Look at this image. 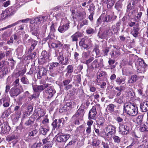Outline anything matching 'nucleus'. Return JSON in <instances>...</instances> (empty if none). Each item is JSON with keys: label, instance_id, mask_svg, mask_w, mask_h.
Instances as JSON below:
<instances>
[{"label": "nucleus", "instance_id": "c03bdc74", "mask_svg": "<svg viewBox=\"0 0 148 148\" xmlns=\"http://www.w3.org/2000/svg\"><path fill=\"white\" fill-rule=\"evenodd\" d=\"M122 4L120 1H118L115 4V7L118 11H119L122 8Z\"/></svg>", "mask_w": 148, "mask_h": 148}, {"label": "nucleus", "instance_id": "2eb2a0df", "mask_svg": "<svg viewBox=\"0 0 148 148\" xmlns=\"http://www.w3.org/2000/svg\"><path fill=\"white\" fill-rule=\"evenodd\" d=\"M84 114V110L83 109H79L76 114L73 116V118H77L78 119L82 120Z\"/></svg>", "mask_w": 148, "mask_h": 148}, {"label": "nucleus", "instance_id": "a19ab883", "mask_svg": "<svg viewBox=\"0 0 148 148\" xmlns=\"http://www.w3.org/2000/svg\"><path fill=\"white\" fill-rule=\"evenodd\" d=\"M133 28V30L132 32V34L134 37H136L138 36V31L139 29L138 28L135 27H134Z\"/></svg>", "mask_w": 148, "mask_h": 148}, {"label": "nucleus", "instance_id": "de8ad7c7", "mask_svg": "<svg viewBox=\"0 0 148 148\" xmlns=\"http://www.w3.org/2000/svg\"><path fill=\"white\" fill-rule=\"evenodd\" d=\"M116 106L112 104H109L108 106V110L110 112H112L114 111Z\"/></svg>", "mask_w": 148, "mask_h": 148}, {"label": "nucleus", "instance_id": "bf43d9fd", "mask_svg": "<svg viewBox=\"0 0 148 148\" xmlns=\"http://www.w3.org/2000/svg\"><path fill=\"white\" fill-rule=\"evenodd\" d=\"M94 32V29L91 28H89L86 30V32L88 34H92Z\"/></svg>", "mask_w": 148, "mask_h": 148}, {"label": "nucleus", "instance_id": "680f3d73", "mask_svg": "<svg viewBox=\"0 0 148 148\" xmlns=\"http://www.w3.org/2000/svg\"><path fill=\"white\" fill-rule=\"evenodd\" d=\"M14 39L16 41V42H15V43H16V44H18L19 43V40H18V37L15 34H14L13 35Z\"/></svg>", "mask_w": 148, "mask_h": 148}, {"label": "nucleus", "instance_id": "cd10ccee", "mask_svg": "<svg viewBox=\"0 0 148 148\" xmlns=\"http://www.w3.org/2000/svg\"><path fill=\"white\" fill-rule=\"evenodd\" d=\"M121 24V22L119 21L116 23L115 25H113L112 26V29L113 30L114 33H116L119 30Z\"/></svg>", "mask_w": 148, "mask_h": 148}, {"label": "nucleus", "instance_id": "c9c22d12", "mask_svg": "<svg viewBox=\"0 0 148 148\" xmlns=\"http://www.w3.org/2000/svg\"><path fill=\"white\" fill-rule=\"evenodd\" d=\"M51 46L53 48L55 49H60L62 46V45L60 42L57 43L52 42L51 44Z\"/></svg>", "mask_w": 148, "mask_h": 148}, {"label": "nucleus", "instance_id": "37998d69", "mask_svg": "<svg viewBox=\"0 0 148 148\" xmlns=\"http://www.w3.org/2000/svg\"><path fill=\"white\" fill-rule=\"evenodd\" d=\"M66 106L69 109L70 108H72L74 107L75 105V103L73 101H68L66 102Z\"/></svg>", "mask_w": 148, "mask_h": 148}, {"label": "nucleus", "instance_id": "5fc2aeb1", "mask_svg": "<svg viewBox=\"0 0 148 148\" xmlns=\"http://www.w3.org/2000/svg\"><path fill=\"white\" fill-rule=\"evenodd\" d=\"M2 12L3 13V18L7 17H9L8 13L7 11V10L6 9L5 10H2Z\"/></svg>", "mask_w": 148, "mask_h": 148}, {"label": "nucleus", "instance_id": "ddd939ff", "mask_svg": "<svg viewBox=\"0 0 148 148\" xmlns=\"http://www.w3.org/2000/svg\"><path fill=\"white\" fill-rule=\"evenodd\" d=\"M112 35V32L110 29H106L103 32L99 35V37L102 39L110 37Z\"/></svg>", "mask_w": 148, "mask_h": 148}, {"label": "nucleus", "instance_id": "aec40b11", "mask_svg": "<svg viewBox=\"0 0 148 148\" xmlns=\"http://www.w3.org/2000/svg\"><path fill=\"white\" fill-rule=\"evenodd\" d=\"M6 9L9 17L13 15L17 10V8L15 6H12Z\"/></svg>", "mask_w": 148, "mask_h": 148}, {"label": "nucleus", "instance_id": "a878e982", "mask_svg": "<svg viewBox=\"0 0 148 148\" xmlns=\"http://www.w3.org/2000/svg\"><path fill=\"white\" fill-rule=\"evenodd\" d=\"M8 69L6 67H3L0 71V78H2L9 72Z\"/></svg>", "mask_w": 148, "mask_h": 148}, {"label": "nucleus", "instance_id": "4d7b16f0", "mask_svg": "<svg viewBox=\"0 0 148 148\" xmlns=\"http://www.w3.org/2000/svg\"><path fill=\"white\" fill-rule=\"evenodd\" d=\"M49 140V137H47L45 138L42 140V142L43 144H47L51 142Z\"/></svg>", "mask_w": 148, "mask_h": 148}, {"label": "nucleus", "instance_id": "f3484780", "mask_svg": "<svg viewBox=\"0 0 148 148\" xmlns=\"http://www.w3.org/2000/svg\"><path fill=\"white\" fill-rule=\"evenodd\" d=\"M87 41L91 42L90 40L84 38H82L80 41L79 44L80 46H82L84 49H87L88 47V45L86 44Z\"/></svg>", "mask_w": 148, "mask_h": 148}, {"label": "nucleus", "instance_id": "bb28decb", "mask_svg": "<svg viewBox=\"0 0 148 148\" xmlns=\"http://www.w3.org/2000/svg\"><path fill=\"white\" fill-rule=\"evenodd\" d=\"M62 120L61 119H59L58 120L55 119L52 124L53 127H56L58 126V127H60L63 126V124L62 123Z\"/></svg>", "mask_w": 148, "mask_h": 148}, {"label": "nucleus", "instance_id": "412c9836", "mask_svg": "<svg viewBox=\"0 0 148 148\" xmlns=\"http://www.w3.org/2000/svg\"><path fill=\"white\" fill-rule=\"evenodd\" d=\"M69 28V23H67L65 25L60 26L58 29V30L59 32L63 33L68 30Z\"/></svg>", "mask_w": 148, "mask_h": 148}, {"label": "nucleus", "instance_id": "3c124183", "mask_svg": "<svg viewBox=\"0 0 148 148\" xmlns=\"http://www.w3.org/2000/svg\"><path fill=\"white\" fill-rule=\"evenodd\" d=\"M33 90L34 92H38L41 91L43 90L41 85L38 86L36 87H33Z\"/></svg>", "mask_w": 148, "mask_h": 148}, {"label": "nucleus", "instance_id": "393cba45", "mask_svg": "<svg viewBox=\"0 0 148 148\" xmlns=\"http://www.w3.org/2000/svg\"><path fill=\"white\" fill-rule=\"evenodd\" d=\"M3 104L4 107L9 106L10 103V99H7L6 98H3L0 100V103Z\"/></svg>", "mask_w": 148, "mask_h": 148}, {"label": "nucleus", "instance_id": "ea45409f", "mask_svg": "<svg viewBox=\"0 0 148 148\" xmlns=\"http://www.w3.org/2000/svg\"><path fill=\"white\" fill-rule=\"evenodd\" d=\"M138 79V77L136 75L132 76L128 81L129 83H133L136 82Z\"/></svg>", "mask_w": 148, "mask_h": 148}, {"label": "nucleus", "instance_id": "f704fd0d", "mask_svg": "<svg viewBox=\"0 0 148 148\" xmlns=\"http://www.w3.org/2000/svg\"><path fill=\"white\" fill-rule=\"evenodd\" d=\"M29 42L31 44V46L29 49V51L31 52L35 48V46L37 44V42L33 40H29Z\"/></svg>", "mask_w": 148, "mask_h": 148}, {"label": "nucleus", "instance_id": "338daca9", "mask_svg": "<svg viewBox=\"0 0 148 148\" xmlns=\"http://www.w3.org/2000/svg\"><path fill=\"white\" fill-rule=\"evenodd\" d=\"M31 113L29 112L28 111H26L24 112L23 114V117L25 118L27 117H28L29 116L30 114Z\"/></svg>", "mask_w": 148, "mask_h": 148}, {"label": "nucleus", "instance_id": "c85d7f7f", "mask_svg": "<svg viewBox=\"0 0 148 148\" xmlns=\"http://www.w3.org/2000/svg\"><path fill=\"white\" fill-rule=\"evenodd\" d=\"M81 34L80 32H76L71 36L72 41L73 42L77 41L78 38L81 36Z\"/></svg>", "mask_w": 148, "mask_h": 148}, {"label": "nucleus", "instance_id": "c756f323", "mask_svg": "<svg viewBox=\"0 0 148 148\" xmlns=\"http://www.w3.org/2000/svg\"><path fill=\"white\" fill-rule=\"evenodd\" d=\"M143 115H139L136 118L134 119H133V121L134 122L137 123L139 125H141L142 124L143 119Z\"/></svg>", "mask_w": 148, "mask_h": 148}, {"label": "nucleus", "instance_id": "a211bd4d", "mask_svg": "<svg viewBox=\"0 0 148 148\" xmlns=\"http://www.w3.org/2000/svg\"><path fill=\"white\" fill-rule=\"evenodd\" d=\"M58 59L60 63L63 64H66L68 61V58L65 57H64L61 53H60Z\"/></svg>", "mask_w": 148, "mask_h": 148}, {"label": "nucleus", "instance_id": "e2e57ef3", "mask_svg": "<svg viewBox=\"0 0 148 148\" xmlns=\"http://www.w3.org/2000/svg\"><path fill=\"white\" fill-rule=\"evenodd\" d=\"M86 134L87 135H89L91 132V129L90 127H88L86 129Z\"/></svg>", "mask_w": 148, "mask_h": 148}, {"label": "nucleus", "instance_id": "7c9ffc66", "mask_svg": "<svg viewBox=\"0 0 148 148\" xmlns=\"http://www.w3.org/2000/svg\"><path fill=\"white\" fill-rule=\"evenodd\" d=\"M125 77H118L116 79L115 82L118 84L120 85L121 83L124 84L125 83Z\"/></svg>", "mask_w": 148, "mask_h": 148}, {"label": "nucleus", "instance_id": "9d476101", "mask_svg": "<svg viewBox=\"0 0 148 148\" xmlns=\"http://www.w3.org/2000/svg\"><path fill=\"white\" fill-rule=\"evenodd\" d=\"M30 20L31 19H30L29 18H27L25 19L18 21L14 23L11 25H9L5 27L0 29V31L1 30H4L13 27L14 26L20 23L21 22L23 23H28L29 21H30Z\"/></svg>", "mask_w": 148, "mask_h": 148}, {"label": "nucleus", "instance_id": "423d86ee", "mask_svg": "<svg viewBox=\"0 0 148 148\" xmlns=\"http://www.w3.org/2000/svg\"><path fill=\"white\" fill-rule=\"evenodd\" d=\"M47 18V17L45 16L37 17L35 18L31 19L30 21V23L32 24L34 23L37 24H39L45 21Z\"/></svg>", "mask_w": 148, "mask_h": 148}, {"label": "nucleus", "instance_id": "4468645a", "mask_svg": "<svg viewBox=\"0 0 148 148\" xmlns=\"http://www.w3.org/2000/svg\"><path fill=\"white\" fill-rule=\"evenodd\" d=\"M103 60L102 58L99 60L95 59L91 63L92 68H98L103 64Z\"/></svg>", "mask_w": 148, "mask_h": 148}, {"label": "nucleus", "instance_id": "774afa93", "mask_svg": "<svg viewBox=\"0 0 148 148\" xmlns=\"http://www.w3.org/2000/svg\"><path fill=\"white\" fill-rule=\"evenodd\" d=\"M33 109V107L31 105L28 106L27 107V111L32 113Z\"/></svg>", "mask_w": 148, "mask_h": 148}, {"label": "nucleus", "instance_id": "0e129e2a", "mask_svg": "<svg viewBox=\"0 0 148 148\" xmlns=\"http://www.w3.org/2000/svg\"><path fill=\"white\" fill-rule=\"evenodd\" d=\"M71 81L69 79H67L64 80L62 82L64 86H66L68 85L71 82Z\"/></svg>", "mask_w": 148, "mask_h": 148}, {"label": "nucleus", "instance_id": "f257e3e1", "mask_svg": "<svg viewBox=\"0 0 148 148\" xmlns=\"http://www.w3.org/2000/svg\"><path fill=\"white\" fill-rule=\"evenodd\" d=\"M124 110L125 112L131 116H135L138 112L137 108L135 107L134 104L131 103H125L124 105Z\"/></svg>", "mask_w": 148, "mask_h": 148}, {"label": "nucleus", "instance_id": "864d4df0", "mask_svg": "<svg viewBox=\"0 0 148 148\" xmlns=\"http://www.w3.org/2000/svg\"><path fill=\"white\" fill-rule=\"evenodd\" d=\"M39 94L40 93L38 91V92H34V94L31 96L32 98H30V100L34 98H38L39 96Z\"/></svg>", "mask_w": 148, "mask_h": 148}, {"label": "nucleus", "instance_id": "b1692460", "mask_svg": "<svg viewBox=\"0 0 148 148\" xmlns=\"http://www.w3.org/2000/svg\"><path fill=\"white\" fill-rule=\"evenodd\" d=\"M50 32L48 36V38H49L53 39L54 38V32L55 31V25L53 23H52L50 27Z\"/></svg>", "mask_w": 148, "mask_h": 148}, {"label": "nucleus", "instance_id": "49530a36", "mask_svg": "<svg viewBox=\"0 0 148 148\" xmlns=\"http://www.w3.org/2000/svg\"><path fill=\"white\" fill-rule=\"evenodd\" d=\"M59 64L58 62H52L50 63L49 69H53L58 67L59 66Z\"/></svg>", "mask_w": 148, "mask_h": 148}, {"label": "nucleus", "instance_id": "a18cd8bd", "mask_svg": "<svg viewBox=\"0 0 148 148\" xmlns=\"http://www.w3.org/2000/svg\"><path fill=\"white\" fill-rule=\"evenodd\" d=\"M100 141L99 140H94L92 141V145L93 146L97 147L100 145Z\"/></svg>", "mask_w": 148, "mask_h": 148}, {"label": "nucleus", "instance_id": "79ce46f5", "mask_svg": "<svg viewBox=\"0 0 148 148\" xmlns=\"http://www.w3.org/2000/svg\"><path fill=\"white\" fill-rule=\"evenodd\" d=\"M11 113V109L10 108H9L7 110L3 112L2 114L3 117H7Z\"/></svg>", "mask_w": 148, "mask_h": 148}, {"label": "nucleus", "instance_id": "dca6fc26", "mask_svg": "<svg viewBox=\"0 0 148 148\" xmlns=\"http://www.w3.org/2000/svg\"><path fill=\"white\" fill-rule=\"evenodd\" d=\"M10 93L11 97H15L18 95L20 93V90L18 88L13 87L11 89Z\"/></svg>", "mask_w": 148, "mask_h": 148}, {"label": "nucleus", "instance_id": "f8f14e48", "mask_svg": "<svg viewBox=\"0 0 148 148\" xmlns=\"http://www.w3.org/2000/svg\"><path fill=\"white\" fill-rule=\"evenodd\" d=\"M70 136V135L68 134L60 135L57 137L56 140L59 142H66Z\"/></svg>", "mask_w": 148, "mask_h": 148}, {"label": "nucleus", "instance_id": "20e7f679", "mask_svg": "<svg viewBox=\"0 0 148 148\" xmlns=\"http://www.w3.org/2000/svg\"><path fill=\"white\" fill-rule=\"evenodd\" d=\"M119 134L122 135H125L128 134L130 130V127L128 125L123 123H120L119 127Z\"/></svg>", "mask_w": 148, "mask_h": 148}, {"label": "nucleus", "instance_id": "6e6d98bb", "mask_svg": "<svg viewBox=\"0 0 148 148\" xmlns=\"http://www.w3.org/2000/svg\"><path fill=\"white\" fill-rule=\"evenodd\" d=\"M88 24V21L86 20H83L80 23V27H82L84 25H87Z\"/></svg>", "mask_w": 148, "mask_h": 148}, {"label": "nucleus", "instance_id": "39448f33", "mask_svg": "<svg viewBox=\"0 0 148 148\" xmlns=\"http://www.w3.org/2000/svg\"><path fill=\"white\" fill-rule=\"evenodd\" d=\"M49 61V54L45 51L42 52L41 55L38 59V63L40 64H45Z\"/></svg>", "mask_w": 148, "mask_h": 148}, {"label": "nucleus", "instance_id": "f03ea898", "mask_svg": "<svg viewBox=\"0 0 148 148\" xmlns=\"http://www.w3.org/2000/svg\"><path fill=\"white\" fill-rule=\"evenodd\" d=\"M116 127L111 124H109L106 125L105 127V129L108 132L106 136V138L107 140H109L111 138V136L116 132Z\"/></svg>", "mask_w": 148, "mask_h": 148}, {"label": "nucleus", "instance_id": "603ef678", "mask_svg": "<svg viewBox=\"0 0 148 148\" xmlns=\"http://www.w3.org/2000/svg\"><path fill=\"white\" fill-rule=\"evenodd\" d=\"M37 131L36 130H34L33 131L29 132V133L28 135L29 137L34 136L36 135Z\"/></svg>", "mask_w": 148, "mask_h": 148}, {"label": "nucleus", "instance_id": "69168bd1", "mask_svg": "<svg viewBox=\"0 0 148 148\" xmlns=\"http://www.w3.org/2000/svg\"><path fill=\"white\" fill-rule=\"evenodd\" d=\"M52 142H51L49 143L46 144L43 147V148H52Z\"/></svg>", "mask_w": 148, "mask_h": 148}, {"label": "nucleus", "instance_id": "13d9d810", "mask_svg": "<svg viewBox=\"0 0 148 148\" xmlns=\"http://www.w3.org/2000/svg\"><path fill=\"white\" fill-rule=\"evenodd\" d=\"M21 82L24 84H28L29 82L28 80L25 77H23L21 79Z\"/></svg>", "mask_w": 148, "mask_h": 148}, {"label": "nucleus", "instance_id": "4c0bfd02", "mask_svg": "<svg viewBox=\"0 0 148 148\" xmlns=\"http://www.w3.org/2000/svg\"><path fill=\"white\" fill-rule=\"evenodd\" d=\"M40 130L42 134L45 135L49 131V128L47 127H41L40 129Z\"/></svg>", "mask_w": 148, "mask_h": 148}, {"label": "nucleus", "instance_id": "0eeeda50", "mask_svg": "<svg viewBox=\"0 0 148 148\" xmlns=\"http://www.w3.org/2000/svg\"><path fill=\"white\" fill-rule=\"evenodd\" d=\"M100 105L99 104H97L95 106H93L89 112L88 115L89 119H94L97 113L96 110L99 109H100Z\"/></svg>", "mask_w": 148, "mask_h": 148}, {"label": "nucleus", "instance_id": "58836bf2", "mask_svg": "<svg viewBox=\"0 0 148 148\" xmlns=\"http://www.w3.org/2000/svg\"><path fill=\"white\" fill-rule=\"evenodd\" d=\"M105 119L103 117H99L97 120V124L99 125L103 126Z\"/></svg>", "mask_w": 148, "mask_h": 148}, {"label": "nucleus", "instance_id": "473e14b6", "mask_svg": "<svg viewBox=\"0 0 148 148\" xmlns=\"http://www.w3.org/2000/svg\"><path fill=\"white\" fill-rule=\"evenodd\" d=\"M140 130L142 132H145L148 131V123H146L140 125Z\"/></svg>", "mask_w": 148, "mask_h": 148}, {"label": "nucleus", "instance_id": "6e6552de", "mask_svg": "<svg viewBox=\"0 0 148 148\" xmlns=\"http://www.w3.org/2000/svg\"><path fill=\"white\" fill-rule=\"evenodd\" d=\"M10 130V127L7 122H4L0 125V133L1 134L7 133Z\"/></svg>", "mask_w": 148, "mask_h": 148}, {"label": "nucleus", "instance_id": "9b49d317", "mask_svg": "<svg viewBox=\"0 0 148 148\" xmlns=\"http://www.w3.org/2000/svg\"><path fill=\"white\" fill-rule=\"evenodd\" d=\"M55 92V91L53 88L49 87L45 91V97L48 99L50 98L53 96Z\"/></svg>", "mask_w": 148, "mask_h": 148}, {"label": "nucleus", "instance_id": "2f4dec72", "mask_svg": "<svg viewBox=\"0 0 148 148\" xmlns=\"http://www.w3.org/2000/svg\"><path fill=\"white\" fill-rule=\"evenodd\" d=\"M105 2L107 4V8L109 9L111 8L115 3L114 1L113 0H105Z\"/></svg>", "mask_w": 148, "mask_h": 148}, {"label": "nucleus", "instance_id": "052dcab7", "mask_svg": "<svg viewBox=\"0 0 148 148\" xmlns=\"http://www.w3.org/2000/svg\"><path fill=\"white\" fill-rule=\"evenodd\" d=\"M10 34L8 33V32H5L3 35V37L4 39H6L7 38L10 36Z\"/></svg>", "mask_w": 148, "mask_h": 148}, {"label": "nucleus", "instance_id": "7ed1b4c3", "mask_svg": "<svg viewBox=\"0 0 148 148\" xmlns=\"http://www.w3.org/2000/svg\"><path fill=\"white\" fill-rule=\"evenodd\" d=\"M135 64L138 69L141 72L145 71V69L147 66V65L145 62L144 61L140 58L137 60Z\"/></svg>", "mask_w": 148, "mask_h": 148}, {"label": "nucleus", "instance_id": "4be33fe9", "mask_svg": "<svg viewBox=\"0 0 148 148\" xmlns=\"http://www.w3.org/2000/svg\"><path fill=\"white\" fill-rule=\"evenodd\" d=\"M47 70L44 68H41L39 69L38 74L37 75V78L39 79H41L42 77L46 75Z\"/></svg>", "mask_w": 148, "mask_h": 148}, {"label": "nucleus", "instance_id": "e433bc0d", "mask_svg": "<svg viewBox=\"0 0 148 148\" xmlns=\"http://www.w3.org/2000/svg\"><path fill=\"white\" fill-rule=\"evenodd\" d=\"M135 4V1L133 0L131 1L127 7V11H130L134 9V6Z\"/></svg>", "mask_w": 148, "mask_h": 148}, {"label": "nucleus", "instance_id": "6ab92c4d", "mask_svg": "<svg viewBox=\"0 0 148 148\" xmlns=\"http://www.w3.org/2000/svg\"><path fill=\"white\" fill-rule=\"evenodd\" d=\"M36 113L37 116L36 118L37 119H39L41 118L45 114V112L43 109L39 108L36 112H34V114Z\"/></svg>", "mask_w": 148, "mask_h": 148}, {"label": "nucleus", "instance_id": "72a5a7b5", "mask_svg": "<svg viewBox=\"0 0 148 148\" xmlns=\"http://www.w3.org/2000/svg\"><path fill=\"white\" fill-rule=\"evenodd\" d=\"M66 71L67 73L65 75L67 76L69 74H71L73 71V66L71 65H68L66 69Z\"/></svg>", "mask_w": 148, "mask_h": 148}, {"label": "nucleus", "instance_id": "8fccbe9b", "mask_svg": "<svg viewBox=\"0 0 148 148\" xmlns=\"http://www.w3.org/2000/svg\"><path fill=\"white\" fill-rule=\"evenodd\" d=\"M113 138L115 143H119L121 142V138L117 136H113Z\"/></svg>", "mask_w": 148, "mask_h": 148}, {"label": "nucleus", "instance_id": "5701e85b", "mask_svg": "<svg viewBox=\"0 0 148 148\" xmlns=\"http://www.w3.org/2000/svg\"><path fill=\"white\" fill-rule=\"evenodd\" d=\"M140 108L143 112H146L148 110V101H145L140 104Z\"/></svg>", "mask_w": 148, "mask_h": 148}, {"label": "nucleus", "instance_id": "09e8293b", "mask_svg": "<svg viewBox=\"0 0 148 148\" xmlns=\"http://www.w3.org/2000/svg\"><path fill=\"white\" fill-rule=\"evenodd\" d=\"M68 110H69V109L66 106V104L65 103L64 104L62 107H61L59 109V111L60 112H62L66 111Z\"/></svg>", "mask_w": 148, "mask_h": 148}, {"label": "nucleus", "instance_id": "1a4fd4ad", "mask_svg": "<svg viewBox=\"0 0 148 148\" xmlns=\"http://www.w3.org/2000/svg\"><path fill=\"white\" fill-rule=\"evenodd\" d=\"M116 18V16H114L112 13L109 14L107 12L105 16L102 18L103 21L104 22H109L115 20Z\"/></svg>", "mask_w": 148, "mask_h": 148}]
</instances>
